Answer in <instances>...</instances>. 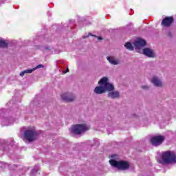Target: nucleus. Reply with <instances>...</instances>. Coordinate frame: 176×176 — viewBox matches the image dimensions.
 I'll return each instance as SVG.
<instances>
[{
  "instance_id": "2eb2a0df",
  "label": "nucleus",
  "mask_w": 176,
  "mask_h": 176,
  "mask_svg": "<svg viewBox=\"0 0 176 176\" xmlns=\"http://www.w3.org/2000/svg\"><path fill=\"white\" fill-rule=\"evenodd\" d=\"M95 94H104L105 93V89L104 88V85L97 86L95 87L94 90Z\"/></svg>"
},
{
  "instance_id": "f8f14e48",
  "label": "nucleus",
  "mask_w": 176,
  "mask_h": 176,
  "mask_svg": "<svg viewBox=\"0 0 176 176\" xmlns=\"http://www.w3.org/2000/svg\"><path fill=\"white\" fill-rule=\"evenodd\" d=\"M107 59L112 65H119L120 64V60L116 58L115 56H107Z\"/></svg>"
},
{
  "instance_id": "412c9836",
  "label": "nucleus",
  "mask_w": 176,
  "mask_h": 176,
  "mask_svg": "<svg viewBox=\"0 0 176 176\" xmlns=\"http://www.w3.org/2000/svg\"><path fill=\"white\" fill-rule=\"evenodd\" d=\"M39 68H43V65H38L36 67H34L33 69H32V72H34V71H36V69H39Z\"/></svg>"
},
{
  "instance_id": "5701e85b",
  "label": "nucleus",
  "mask_w": 176,
  "mask_h": 176,
  "mask_svg": "<svg viewBox=\"0 0 176 176\" xmlns=\"http://www.w3.org/2000/svg\"><path fill=\"white\" fill-rule=\"evenodd\" d=\"M98 39L99 41H102V37H98Z\"/></svg>"
},
{
  "instance_id": "9d476101",
  "label": "nucleus",
  "mask_w": 176,
  "mask_h": 176,
  "mask_svg": "<svg viewBox=\"0 0 176 176\" xmlns=\"http://www.w3.org/2000/svg\"><path fill=\"white\" fill-rule=\"evenodd\" d=\"M135 49H141V47H144L145 45H146V41L145 40L138 38L133 43Z\"/></svg>"
},
{
  "instance_id": "7ed1b4c3",
  "label": "nucleus",
  "mask_w": 176,
  "mask_h": 176,
  "mask_svg": "<svg viewBox=\"0 0 176 176\" xmlns=\"http://www.w3.org/2000/svg\"><path fill=\"white\" fill-rule=\"evenodd\" d=\"M98 85L103 86L104 91H113L115 90V87L113 84L109 82V80L107 77H103L98 81Z\"/></svg>"
},
{
  "instance_id": "c756f323",
  "label": "nucleus",
  "mask_w": 176,
  "mask_h": 176,
  "mask_svg": "<svg viewBox=\"0 0 176 176\" xmlns=\"http://www.w3.org/2000/svg\"><path fill=\"white\" fill-rule=\"evenodd\" d=\"M13 167H16V166H15V165H13Z\"/></svg>"
},
{
  "instance_id": "a211bd4d",
  "label": "nucleus",
  "mask_w": 176,
  "mask_h": 176,
  "mask_svg": "<svg viewBox=\"0 0 176 176\" xmlns=\"http://www.w3.org/2000/svg\"><path fill=\"white\" fill-rule=\"evenodd\" d=\"M126 49H128V50H133L134 46H133V44H131L130 42L126 43L124 45Z\"/></svg>"
},
{
  "instance_id": "7c9ffc66",
  "label": "nucleus",
  "mask_w": 176,
  "mask_h": 176,
  "mask_svg": "<svg viewBox=\"0 0 176 176\" xmlns=\"http://www.w3.org/2000/svg\"><path fill=\"white\" fill-rule=\"evenodd\" d=\"M95 36V38H97V36Z\"/></svg>"
},
{
  "instance_id": "ddd939ff",
  "label": "nucleus",
  "mask_w": 176,
  "mask_h": 176,
  "mask_svg": "<svg viewBox=\"0 0 176 176\" xmlns=\"http://www.w3.org/2000/svg\"><path fill=\"white\" fill-rule=\"evenodd\" d=\"M151 82L156 87H162L163 86V83L162 80L159 79L157 76H153L151 78Z\"/></svg>"
},
{
  "instance_id": "9b49d317",
  "label": "nucleus",
  "mask_w": 176,
  "mask_h": 176,
  "mask_svg": "<svg viewBox=\"0 0 176 176\" xmlns=\"http://www.w3.org/2000/svg\"><path fill=\"white\" fill-rule=\"evenodd\" d=\"M120 96V93L118 91H110L107 94V97L109 98H111L112 100H115L116 98H119Z\"/></svg>"
},
{
  "instance_id": "6ab92c4d",
  "label": "nucleus",
  "mask_w": 176,
  "mask_h": 176,
  "mask_svg": "<svg viewBox=\"0 0 176 176\" xmlns=\"http://www.w3.org/2000/svg\"><path fill=\"white\" fill-rule=\"evenodd\" d=\"M25 74H32V70L30 69H26L25 71H23L21 72L20 74H19V76H24V75Z\"/></svg>"
},
{
  "instance_id": "4be33fe9",
  "label": "nucleus",
  "mask_w": 176,
  "mask_h": 176,
  "mask_svg": "<svg viewBox=\"0 0 176 176\" xmlns=\"http://www.w3.org/2000/svg\"><path fill=\"white\" fill-rule=\"evenodd\" d=\"M142 89H143V90H149V86H148V85H142Z\"/></svg>"
},
{
  "instance_id": "4468645a",
  "label": "nucleus",
  "mask_w": 176,
  "mask_h": 176,
  "mask_svg": "<svg viewBox=\"0 0 176 176\" xmlns=\"http://www.w3.org/2000/svg\"><path fill=\"white\" fill-rule=\"evenodd\" d=\"M142 53L146 57H155V53H153V51L149 48L143 49Z\"/></svg>"
},
{
  "instance_id": "423d86ee",
  "label": "nucleus",
  "mask_w": 176,
  "mask_h": 176,
  "mask_svg": "<svg viewBox=\"0 0 176 176\" xmlns=\"http://www.w3.org/2000/svg\"><path fill=\"white\" fill-rule=\"evenodd\" d=\"M24 137L27 141L32 142V141L36 140V137H38V131H36L35 129H28L25 131Z\"/></svg>"
},
{
  "instance_id": "393cba45",
  "label": "nucleus",
  "mask_w": 176,
  "mask_h": 176,
  "mask_svg": "<svg viewBox=\"0 0 176 176\" xmlns=\"http://www.w3.org/2000/svg\"><path fill=\"white\" fill-rule=\"evenodd\" d=\"M4 152H6V151H8V148H3Z\"/></svg>"
},
{
  "instance_id": "f3484780",
  "label": "nucleus",
  "mask_w": 176,
  "mask_h": 176,
  "mask_svg": "<svg viewBox=\"0 0 176 176\" xmlns=\"http://www.w3.org/2000/svg\"><path fill=\"white\" fill-rule=\"evenodd\" d=\"M0 47H8V42L5 41L3 38H0Z\"/></svg>"
},
{
  "instance_id": "c85d7f7f",
  "label": "nucleus",
  "mask_w": 176,
  "mask_h": 176,
  "mask_svg": "<svg viewBox=\"0 0 176 176\" xmlns=\"http://www.w3.org/2000/svg\"><path fill=\"white\" fill-rule=\"evenodd\" d=\"M0 156H2V154L0 153Z\"/></svg>"
},
{
  "instance_id": "1a4fd4ad",
  "label": "nucleus",
  "mask_w": 176,
  "mask_h": 176,
  "mask_svg": "<svg viewBox=\"0 0 176 176\" xmlns=\"http://www.w3.org/2000/svg\"><path fill=\"white\" fill-rule=\"evenodd\" d=\"M173 21L174 19L173 16H166L162 20V24L164 27H170V25L173 24Z\"/></svg>"
},
{
  "instance_id": "0eeeda50",
  "label": "nucleus",
  "mask_w": 176,
  "mask_h": 176,
  "mask_svg": "<svg viewBox=\"0 0 176 176\" xmlns=\"http://www.w3.org/2000/svg\"><path fill=\"white\" fill-rule=\"evenodd\" d=\"M164 140H165L164 136L158 135V136H155L152 138L151 141L152 145H153L154 146H159V145H162Z\"/></svg>"
},
{
  "instance_id": "bb28decb",
  "label": "nucleus",
  "mask_w": 176,
  "mask_h": 176,
  "mask_svg": "<svg viewBox=\"0 0 176 176\" xmlns=\"http://www.w3.org/2000/svg\"><path fill=\"white\" fill-rule=\"evenodd\" d=\"M111 157L113 159V157H115V155H111Z\"/></svg>"
},
{
  "instance_id": "6e6552de",
  "label": "nucleus",
  "mask_w": 176,
  "mask_h": 176,
  "mask_svg": "<svg viewBox=\"0 0 176 176\" xmlns=\"http://www.w3.org/2000/svg\"><path fill=\"white\" fill-rule=\"evenodd\" d=\"M61 98L65 102H71L75 100V95L69 93H65L61 95Z\"/></svg>"
},
{
  "instance_id": "dca6fc26",
  "label": "nucleus",
  "mask_w": 176,
  "mask_h": 176,
  "mask_svg": "<svg viewBox=\"0 0 176 176\" xmlns=\"http://www.w3.org/2000/svg\"><path fill=\"white\" fill-rule=\"evenodd\" d=\"M12 165H9L5 162H0V168H11Z\"/></svg>"
},
{
  "instance_id": "aec40b11",
  "label": "nucleus",
  "mask_w": 176,
  "mask_h": 176,
  "mask_svg": "<svg viewBox=\"0 0 176 176\" xmlns=\"http://www.w3.org/2000/svg\"><path fill=\"white\" fill-rule=\"evenodd\" d=\"M39 171V166H35L33 169L31 170L32 175H35Z\"/></svg>"
},
{
  "instance_id": "f03ea898",
  "label": "nucleus",
  "mask_w": 176,
  "mask_h": 176,
  "mask_svg": "<svg viewBox=\"0 0 176 176\" xmlns=\"http://www.w3.org/2000/svg\"><path fill=\"white\" fill-rule=\"evenodd\" d=\"M109 163L111 167L118 168V170H127L129 167H130V164L126 161H116L114 160H110Z\"/></svg>"
},
{
  "instance_id": "39448f33",
  "label": "nucleus",
  "mask_w": 176,
  "mask_h": 176,
  "mask_svg": "<svg viewBox=\"0 0 176 176\" xmlns=\"http://www.w3.org/2000/svg\"><path fill=\"white\" fill-rule=\"evenodd\" d=\"M87 130H89V126L86 124H76L72 128V133L77 135L83 134Z\"/></svg>"
},
{
  "instance_id": "f257e3e1",
  "label": "nucleus",
  "mask_w": 176,
  "mask_h": 176,
  "mask_svg": "<svg viewBox=\"0 0 176 176\" xmlns=\"http://www.w3.org/2000/svg\"><path fill=\"white\" fill-rule=\"evenodd\" d=\"M160 164H168V163H176L175 153L173 151L162 153L160 160H157Z\"/></svg>"
},
{
  "instance_id": "a878e982",
  "label": "nucleus",
  "mask_w": 176,
  "mask_h": 176,
  "mask_svg": "<svg viewBox=\"0 0 176 176\" xmlns=\"http://www.w3.org/2000/svg\"><path fill=\"white\" fill-rule=\"evenodd\" d=\"M138 116H140L134 115V118H138Z\"/></svg>"
},
{
  "instance_id": "20e7f679",
  "label": "nucleus",
  "mask_w": 176,
  "mask_h": 176,
  "mask_svg": "<svg viewBox=\"0 0 176 176\" xmlns=\"http://www.w3.org/2000/svg\"><path fill=\"white\" fill-rule=\"evenodd\" d=\"M16 120V118L13 116H10V113H5L4 115H2L1 124V126H12Z\"/></svg>"
},
{
  "instance_id": "b1692460",
  "label": "nucleus",
  "mask_w": 176,
  "mask_h": 176,
  "mask_svg": "<svg viewBox=\"0 0 176 176\" xmlns=\"http://www.w3.org/2000/svg\"><path fill=\"white\" fill-rule=\"evenodd\" d=\"M69 70L68 69H67V70L65 72H64V74H67V72H68Z\"/></svg>"
},
{
  "instance_id": "cd10ccee",
  "label": "nucleus",
  "mask_w": 176,
  "mask_h": 176,
  "mask_svg": "<svg viewBox=\"0 0 176 176\" xmlns=\"http://www.w3.org/2000/svg\"><path fill=\"white\" fill-rule=\"evenodd\" d=\"M87 36H84L83 38H87Z\"/></svg>"
}]
</instances>
